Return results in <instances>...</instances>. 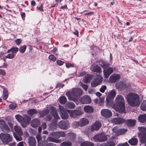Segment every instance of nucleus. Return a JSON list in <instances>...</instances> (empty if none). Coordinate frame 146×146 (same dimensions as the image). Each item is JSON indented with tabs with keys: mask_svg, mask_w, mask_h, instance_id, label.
<instances>
[{
	"mask_svg": "<svg viewBox=\"0 0 146 146\" xmlns=\"http://www.w3.org/2000/svg\"><path fill=\"white\" fill-rule=\"evenodd\" d=\"M80 86L82 87L86 91H87L88 88V86L87 85L81 83L80 84Z\"/></svg>",
	"mask_w": 146,
	"mask_h": 146,
	"instance_id": "obj_50",
	"label": "nucleus"
},
{
	"mask_svg": "<svg viewBox=\"0 0 146 146\" xmlns=\"http://www.w3.org/2000/svg\"><path fill=\"white\" fill-rule=\"evenodd\" d=\"M127 131V129H120V133H121V135H122L125 133Z\"/></svg>",
	"mask_w": 146,
	"mask_h": 146,
	"instance_id": "obj_56",
	"label": "nucleus"
},
{
	"mask_svg": "<svg viewBox=\"0 0 146 146\" xmlns=\"http://www.w3.org/2000/svg\"><path fill=\"white\" fill-rule=\"evenodd\" d=\"M141 109L143 111H146V102L143 101L140 106Z\"/></svg>",
	"mask_w": 146,
	"mask_h": 146,
	"instance_id": "obj_41",
	"label": "nucleus"
},
{
	"mask_svg": "<svg viewBox=\"0 0 146 146\" xmlns=\"http://www.w3.org/2000/svg\"><path fill=\"white\" fill-rule=\"evenodd\" d=\"M36 138L37 140L38 143L40 142L41 139L40 135V134L37 135L36 136Z\"/></svg>",
	"mask_w": 146,
	"mask_h": 146,
	"instance_id": "obj_57",
	"label": "nucleus"
},
{
	"mask_svg": "<svg viewBox=\"0 0 146 146\" xmlns=\"http://www.w3.org/2000/svg\"><path fill=\"white\" fill-rule=\"evenodd\" d=\"M99 64L104 69L107 68L110 66V64L108 62L103 60L99 61Z\"/></svg>",
	"mask_w": 146,
	"mask_h": 146,
	"instance_id": "obj_21",
	"label": "nucleus"
},
{
	"mask_svg": "<svg viewBox=\"0 0 146 146\" xmlns=\"http://www.w3.org/2000/svg\"><path fill=\"white\" fill-rule=\"evenodd\" d=\"M49 111L48 110H45L42 111L40 113V115L42 116H44L46 115L48 113Z\"/></svg>",
	"mask_w": 146,
	"mask_h": 146,
	"instance_id": "obj_45",
	"label": "nucleus"
},
{
	"mask_svg": "<svg viewBox=\"0 0 146 146\" xmlns=\"http://www.w3.org/2000/svg\"><path fill=\"white\" fill-rule=\"evenodd\" d=\"M66 101V98L64 96H62L59 98V102L62 104H64Z\"/></svg>",
	"mask_w": 146,
	"mask_h": 146,
	"instance_id": "obj_38",
	"label": "nucleus"
},
{
	"mask_svg": "<svg viewBox=\"0 0 146 146\" xmlns=\"http://www.w3.org/2000/svg\"><path fill=\"white\" fill-rule=\"evenodd\" d=\"M115 86L117 89L120 90L124 89L127 87V86L125 83L121 81L117 83Z\"/></svg>",
	"mask_w": 146,
	"mask_h": 146,
	"instance_id": "obj_17",
	"label": "nucleus"
},
{
	"mask_svg": "<svg viewBox=\"0 0 146 146\" xmlns=\"http://www.w3.org/2000/svg\"><path fill=\"white\" fill-rule=\"evenodd\" d=\"M113 122L116 124L122 123L125 122V120L122 118H115L112 120Z\"/></svg>",
	"mask_w": 146,
	"mask_h": 146,
	"instance_id": "obj_24",
	"label": "nucleus"
},
{
	"mask_svg": "<svg viewBox=\"0 0 146 146\" xmlns=\"http://www.w3.org/2000/svg\"><path fill=\"white\" fill-rule=\"evenodd\" d=\"M136 121L135 119H129L127 121V124L130 127L134 126L135 124Z\"/></svg>",
	"mask_w": 146,
	"mask_h": 146,
	"instance_id": "obj_28",
	"label": "nucleus"
},
{
	"mask_svg": "<svg viewBox=\"0 0 146 146\" xmlns=\"http://www.w3.org/2000/svg\"><path fill=\"white\" fill-rule=\"evenodd\" d=\"M102 124L100 122L96 121L92 125L91 127V130L92 131L94 130H98L101 127Z\"/></svg>",
	"mask_w": 146,
	"mask_h": 146,
	"instance_id": "obj_20",
	"label": "nucleus"
},
{
	"mask_svg": "<svg viewBox=\"0 0 146 146\" xmlns=\"http://www.w3.org/2000/svg\"><path fill=\"white\" fill-rule=\"evenodd\" d=\"M67 111L70 113V116L73 118H76L78 116L82 115V112L79 110H74L71 111L69 110H67Z\"/></svg>",
	"mask_w": 146,
	"mask_h": 146,
	"instance_id": "obj_9",
	"label": "nucleus"
},
{
	"mask_svg": "<svg viewBox=\"0 0 146 146\" xmlns=\"http://www.w3.org/2000/svg\"><path fill=\"white\" fill-rule=\"evenodd\" d=\"M116 93L115 90L111 91L108 94V96L111 99L113 98L115 96Z\"/></svg>",
	"mask_w": 146,
	"mask_h": 146,
	"instance_id": "obj_42",
	"label": "nucleus"
},
{
	"mask_svg": "<svg viewBox=\"0 0 146 146\" xmlns=\"http://www.w3.org/2000/svg\"><path fill=\"white\" fill-rule=\"evenodd\" d=\"M8 97V93L7 90L6 89H3V94L2 95L3 99L4 100L6 99Z\"/></svg>",
	"mask_w": 146,
	"mask_h": 146,
	"instance_id": "obj_39",
	"label": "nucleus"
},
{
	"mask_svg": "<svg viewBox=\"0 0 146 146\" xmlns=\"http://www.w3.org/2000/svg\"><path fill=\"white\" fill-rule=\"evenodd\" d=\"M26 47L25 45L23 46L20 47L19 50L22 53H24L26 49Z\"/></svg>",
	"mask_w": 146,
	"mask_h": 146,
	"instance_id": "obj_46",
	"label": "nucleus"
},
{
	"mask_svg": "<svg viewBox=\"0 0 146 146\" xmlns=\"http://www.w3.org/2000/svg\"><path fill=\"white\" fill-rule=\"evenodd\" d=\"M58 125L62 129H66L69 127V123L67 121H61L58 123Z\"/></svg>",
	"mask_w": 146,
	"mask_h": 146,
	"instance_id": "obj_10",
	"label": "nucleus"
},
{
	"mask_svg": "<svg viewBox=\"0 0 146 146\" xmlns=\"http://www.w3.org/2000/svg\"><path fill=\"white\" fill-rule=\"evenodd\" d=\"M120 78V76L119 74H113L111 75L109 79V82L111 83L115 82Z\"/></svg>",
	"mask_w": 146,
	"mask_h": 146,
	"instance_id": "obj_14",
	"label": "nucleus"
},
{
	"mask_svg": "<svg viewBox=\"0 0 146 146\" xmlns=\"http://www.w3.org/2000/svg\"><path fill=\"white\" fill-rule=\"evenodd\" d=\"M117 146H129V145L127 143H124L119 144Z\"/></svg>",
	"mask_w": 146,
	"mask_h": 146,
	"instance_id": "obj_63",
	"label": "nucleus"
},
{
	"mask_svg": "<svg viewBox=\"0 0 146 146\" xmlns=\"http://www.w3.org/2000/svg\"><path fill=\"white\" fill-rule=\"evenodd\" d=\"M102 116L106 118H109L112 115V113L108 109H103L101 111Z\"/></svg>",
	"mask_w": 146,
	"mask_h": 146,
	"instance_id": "obj_11",
	"label": "nucleus"
},
{
	"mask_svg": "<svg viewBox=\"0 0 146 146\" xmlns=\"http://www.w3.org/2000/svg\"><path fill=\"white\" fill-rule=\"evenodd\" d=\"M84 110L87 113H91L94 111V109L89 106H86L84 108Z\"/></svg>",
	"mask_w": 146,
	"mask_h": 146,
	"instance_id": "obj_26",
	"label": "nucleus"
},
{
	"mask_svg": "<svg viewBox=\"0 0 146 146\" xmlns=\"http://www.w3.org/2000/svg\"><path fill=\"white\" fill-rule=\"evenodd\" d=\"M126 98L128 104L131 106H138L140 103L139 96L135 93L129 94L127 96Z\"/></svg>",
	"mask_w": 146,
	"mask_h": 146,
	"instance_id": "obj_3",
	"label": "nucleus"
},
{
	"mask_svg": "<svg viewBox=\"0 0 146 146\" xmlns=\"http://www.w3.org/2000/svg\"><path fill=\"white\" fill-rule=\"evenodd\" d=\"M89 123L88 120L86 118H83L80 121V126L86 125L88 124Z\"/></svg>",
	"mask_w": 146,
	"mask_h": 146,
	"instance_id": "obj_29",
	"label": "nucleus"
},
{
	"mask_svg": "<svg viewBox=\"0 0 146 146\" xmlns=\"http://www.w3.org/2000/svg\"><path fill=\"white\" fill-rule=\"evenodd\" d=\"M38 146H52L54 144L52 143H47V145H43L40 142L38 143Z\"/></svg>",
	"mask_w": 146,
	"mask_h": 146,
	"instance_id": "obj_49",
	"label": "nucleus"
},
{
	"mask_svg": "<svg viewBox=\"0 0 146 146\" xmlns=\"http://www.w3.org/2000/svg\"><path fill=\"white\" fill-rule=\"evenodd\" d=\"M88 92L91 94H95V92L94 90L92 89H90L88 90Z\"/></svg>",
	"mask_w": 146,
	"mask_h": 146,
	"instance_id": "obj_60",
	"label": "nucleus"
},
{
	"mask_svg": "<svg viewBox=\"0 0 146 146\" xmlns=\"http://www.w3.org/2000/svg\"><path fill=\"white\" fill-rule=\"evenodd\" d=\"M22 40L21 39H17L15 42L17 45H19L21 42Z\"/></svg>",
	"mask_w": 146,
	"mask_h": 146,
	"instance_id": "obj_61",
	"label": "nucleus"
},
{
	"mask_svg": "<svg viewBox=\"0 0 146 146\" xmlns=\"http://www.w3.org/2000/svg\"><path fill=\"white\" fill-rule=\"evenodd\" d=\"M51 112L50 113L52 114L54 117V118L56 120H59L60 119L59 116L57 112L56 109L53 107H52L50 108Z\"/></svg>",
	"mask_w": 146,
	"mask_h": 146,
	"instance_id": "obj_18",
	"label": "nucleus"
},
{
	"mask_svg": "<svg viewBox=\"0 0 146 146\" xmlns=\"http://www.w3.org/2000/svg\"><path fill=\"white\" fill-rule=\"evenodd\" d=\"M0 128L3 132H7L9 131L10 129L3 120H0Z\"/></svg>",
	"mask_w": 146,
	"mask_h": 146,
	"instance_id": "obj_13",
	"label": "nucleus"
},
{
	"mask_svg": "<svg viewBox=\"0 0 146 146\" xmlns=\"http://www.w3.org/2000/svg\"><path fill=\"white\" fill-rule=\"evenodd\" d=\"M120 129H119L117 127H113L112 129L113 132L115 133V135H121V133H120Z\"/></svg>",
	"mask_w": 146,
	"mask_h": 146,
	"instance_id": "obj_40",
	"label": "nucleus"
},
{
	"mask_svg": "<svg viewBox=\"0 0 146 146\" xmlns=\"http://www.w3.org/2000/svg\"><path fill=\"white\" fill-rule=\"evenodd\" d=\"M103 78L101 76L99 75H97L96 78L91 83L92 87H94L99 85L102 82Z\"/></svg>",
	"mask_w": 146,
	"mask_h": 146,
	"instance_id": "obj_8",
	"label": "nucleus"
},
{
	"mask_svg": "<svg viewBox=\"0 0 146 146\" xmlns=\"http://www.w3.org/2000/svg\"><path fill=\"white\" fill-rule=\"evenodd\" d=\"M81 146H94V144L91 142L89 141H85L81 143Z\"/></svg>",
	"mask_w": 146,
	"mask_h": 146,
	"instance_id": "obj_36",
	"label": "nucleus"
},
{
	"mask_svg": "<svg viewBox=\"0 0 146 146\" xmlns=\"http://www.w3.org/2000/svg\"><path fill=\"white\" fill-rule=\"evenodd\" d=\"M28 143L30 146H35L36 144V141L34 137H29L28 139Z\"/></svg>",
	"mask_w": 146,
	"mask_h": 146,
	"instance_id": "obj_23",
	"label": "nucleus"
},
{
	"mask_svg": "<svg viewBox=\"0 0 146 146\" xmlns=\"http://www.w3.org/2000/svg\"><path fill=\"white\" fill-rule=\"evenodd\" d=\"M59 109L60 110V114L61 117L63 119H66L68 117V115L67 113L65 112L63 107L60 105H59Z\"/></svg>",
	"mask_w": 146,
	"mask_h": 146,
	"instance_id": "obj_12",
	"label": "nucleus"
},
{
	"mask_svg": "<svg viewBox=\"0 0 146 146\" xmlns=\"http://www.w3.org/2000/svg\"><path fill=\"white\" fill-rule=\"evenodd\" d=\"M69 138L71 140H74L76 138V136L74 133H70L68 134Z\"/></svg>",
	"mask_w": 146,
	"mask_h": 146,
	"instance_id": "obj_44",
	"label": "nucleus"
},
{
	"mask_svg": "<svg viewBox=\"0 0 146 146\" xmlns=\"http://www.w3.org/2000/svg\"><path fill=\"white\" fill-rule=\"evenodd\" d=\"M37 111L35 109H33L28 110L27 111L28 114L31 117H34L36 114Z\"/></svg>",
	"mask_w": 146,
	"mask_h": 146,
	"instance_id": "obj_27",
	"label": "nucleus"
},
{
	"mask_svg": "<svg viewBox=\"0 0 146 146\" xmlns=\"http://www.w3.org/2000/svg\"><path fill=\"white\" fill-rule=\"evenodd\" d=\"M138 142L137 139L135 138H132L128 141V142L131 145H136Z\"/></svg>",
	"mask_w": 146,
	"mask_h": 146,
	"instance_id": "obj_31",
	"label": "nucleus"
},
{
	"mask_svg": "<svg viewBox=\"0 0 146 146\" xmlns=\"http://www.w3.org/2000/svg\"><path fill=\"white\" fill-rule=\"evenodd\" d=\"M49 59L52 61H55L56 60V58L55 56L53 55H50L49 57Z\"/></svg>",
	"mask_w": 146,
	"mask_h": 146,
	"instance_id": "obj_52",
	"label": "nucleus"
},
{
	"mask_svg": "<svg viewBox=\"0 0 146 146\" xmlns=\"http://www.w3.org/2000/svg\"><path fill=\"white\" fill-rule=\"evenodd\" d=\"M83 93L82 90L80 88H75L73 89L71 92H68L66 93V95L69 100L74 101L75 99L73 97H78L80 96Z\"/></svg>",
	"mask_w": 146,
	"mask_h": 146,
	"instance_id": "obj_4",
	"label": "nucleus"
},
{
	"mask_svg": "<svg viewBox=\"0 0 146 146\" xmlns=\"http://www.w3.org/2000/svg\"><path fill=\"white\" fill-rule=\"evenodd\" d=\"M14 56V55L13 54V53H12V54H8L6 56V57L7 58L11 59L13 58Z\"/></svg>",
	"mask_w": 146,
	"mask_h": 146,
	"instance_id": "obj_55",
	"label": "nucleus"
},
{
	"mask_svg": "<svg viewBox=\"0 0 146 146\" xmlns=\"http://www.w3.org/2000/svg\"><path fill=\"white\" fill-rule=\"evenodd\" d=\"M22 135L20 134H17L16 133H13V136L15 139L17 141H21L23 140V138L21 137Z\"/></svg>",
	"mask_w": 146,
	"mask_h": 146,
	"instance_id": "obj_37",
	"label": "nucleus"
},
{
	"mask_svg": "<svg viewBox=\"0 0 146 146\" xmlns=\"http://www.w3.org/2000/svg\"><path fill=\"white\" fill-rule=\"evenodd\" d=\"M139 121L142 123H144L146 121V114L141 115L138 117Z\"/></svg>",
	"mask_w": 146,
	"mask_h": 146,
	"instance_id": "obj_33",
	"label": "nucleus"
},
{
	"mask_svg": "<svg viewBox=\"0 0 146 146\" xmlns=\"http://www.w3.org/2000/svg\"><path fill=\"white\" fill-rule=\"evenodd\" d=\"M24 118L25 119L27 120V121H29L31 119L30 117L27 115H26L25 116Z\"/></svg>",
	"mask_w": 146,
	"mask_h": 146,
	"instance_id": "obj_62",
	"label": "nucleus"
},
{
	"mask_svg": "<svg viewBox=\"0 0 146 146\" xmlns=\"http://www.w3.org/2000/svg\"><path fill=\"white\" fill-rule=\"evenodd\" d=\"M56 62L58 64L60 65H62L64 63V62L60 60H58Z\"/></svg>",
	"mask_w": 146,
	"mask_h": 146,
	"instance_id": "obj_59",
	"label": "nucleus"
},
{
	"mask_svg": "<svg viewBox=\"0 0 146 146\" xmlns=\"http://www.w3.org/2000/svg\"><path fill=\"white\" fill-rule=\"evenodd\" d=\"M106 88L107 87L106 86L103 85L100 88V91L102 93H104V92L105 90H106Z\"/></svg>",
	"mask_w": 146,
	"mask_h": 146,
	"instance_id": "obj_47",
	"label": "nucleus"
},
{
	"mask_svg": "<svg viewBox=\"0 0 146 146\" xmlns=\"http://www.w3.org/2000/svg\"><path fill=\"white\" fill-rule=\"evenodd\" d=\"M93 76L91 74L88 75L83 79L84 82L87 83L89 82L92 79Z\"/></svg>",
	"mask_w": 146,
	"mask_h": 146,
	"instance_id": "obj_32",
	"label": "nucleus"
},
{
	"mask_svg": "<svg viewBox=\"0 0 146 146\" xmlns=\"http://www.w3.org/2000/svg\"><path fill=\"white\" fill-rule=\"evenodd\" d=\"M14 129L15 132L18 134H20L21 135H22L23 134V132L20 127L17 125H15L14 127Z\"/></svg>",
	"mask_w": 146,
	"mask_h": 146,
	"instance_id": "obj_30",
	"label": "nucleus"
},
{
	"mask_svg": "<svg viewBox=\"0 0 146 146\" xmlns=\"http://www.w3.org/2000/svg\"><path fill=\"white\" fill-rule=\"evenodd\" d=\"M50 137H48L46 140V142H52L57 143H60L61 140L58 138L61 137H64L66 135V133L62 131H59L56 132H53L50 133Z\"/></svg>",
	"mask_w": 146,
	"mask_h": 146,
	"instance_id": "obj_2",
	"label": "nucleus"
},
{
	"mask_svg": "<svg viewBox=\"0 0 146 146\" xmlns=\"http://www.w3.org/2000/svg\"><path fill=\"white\" fill-rule=\"evenodd\" d=\"M107 135L103 134H100L95 135L93 137L95 141L99 142H104L107 139Z\"/></svg>",
	"mask_w": 146,
	"mask_h": 146,
	"instance_id": "obj_7",
	"label": "nucleus"
},
{
	"mask_svg": "<svg viewBox=\"0 0 146 146\" xmlns=\"http://www.w3.org/2000/svg\"><path fill=\"white\" fill-rule=\"evenodd\" d=\"M15 117L17 120L21 124L23 127H25L26 126V121L24 117L19 115H16Z\"/></svg>",
	"mask_w": 146,
	"mask_h": 146,
	"instance_id": "obj_16",
	"label": "nucleus"
},
{
	"mask_svg": "<svg viewBox=\"0 0 146 146\" xmlns=\"http://www.w3.org/2000/svg\"><path fill=\"white\" fill-rule=\"evenodd\" d=\"M139 130L138 135L141 137L142 140L145 143L146 146V127L143 126L138 127Z\"/></svg>",
	"mask_w": 146,
	"mask_h": 146,
	"instance_id": "obj_5",
	"label": "nucleus"
},
{
	"mask_svg": "<svg viewBox=\"0 0 146 146\" xmlns=\"http://www.w3.org/2000/svg\"><path fill=\"white\" fill-rule=\"evenodd\" d=\"M17 105L16 104H10L9 107L10 109L11 110L14 109L16 107Z\"/></svg>",
	"mask_w": 146,
	"mask_h": 146,
	"instance_id": "obj_54",
	"label": "nucleus"
},
{
	"mask_svg": "<svg viewBox=\"0 0 146 146\" xmlns=\"http://www.w3.org/2000/svg\"><path fill=\"white\" fill-rule=\"evenodd\" d=\"M106 71L107 72L106 73H112L113 72H117V70L116 69L114 68L113 69L110 67L108 68L106 70H104L103 71L104 73H105V71Z\"/></svg>",
	"mask_w": 146,
	"mask_h": 146,
	"instance_id": "obj_34",
	"label": "nucleus"
},
{
	"mask_svg": "<svg viewBox=\"0 0 146 146\" xmlns=\"http://www.w3.org/2000/svg\"><path fill=\"white\" fill-rule=\"evenodd\" d=\"M113 108L119 113H125V101L123 97L121 95L117 96L115 103L113 105Z\"/></svg>",
	"mask_w": 146,
	"mask_h": 146,
	"instance_id": "obj_1",
	"label": "nucleus"
},
{
	"mask_svg": "<svg viewBox=\"0 0 146 146\" xmlns=\"http://www.w3.org/2000/svg\"><path fill=\"white\" fill-rule=\"evenodd\" d=\"M12 53H16L19 50V48L17 47H12Z\"/></svg>",
	"mask_w": 146,
	"mask_h": 146,
	"instance_id": "obj_53",
	"label": "nucleus"
},
{
	"mask_svg": "<svg viewBox=\"0 0 146 146\" xmlns=\"http://www.w3.org/2000/svg\"><path fill=\"white\" fill-rule=\"evenodd\" d=\"M107 146H114L115 145V143L113 141H111L106 143Z\"/></svg>",
	"mask_w": 146,
	"mask_h": 146,
	"instance_id": "obj_51",
	"label": "nucleus"
},
{
	"mask_svg": "<svg viewBox=\"0 0 146 146\" xmlns=\"http://www.w3.org/2000/svg\"><path fill=\"white\" fill-rule=\"evenodd\" d=\"M15 117L17 120L21 124L23 127H25L26 126V121L24 117L19 115H16Z\"/></svg>",
	"mask_w": 146,
	"mask_h": 146,
	"instance_id": "obj_15",
	"label": "nucleus"
},
{
	"mask_svg": "<svg viewBox=\"0 0 146 146\" xmlns=\"http://www.w3.org/2000/svg\"><path fill=\"white\" fill-rule=\"evenodd\" d=\"M80 102L82 104H88L91 102V100L89 96H85L81 98Z\"/></svg>",
	"mask_w": 146,
	"mask_h": 146,
	"instance_id": "obj_19",
	"label": "nucleus"
},
{
	"mask_svg": "<svg viewBox=\"0 0 146 146\" xmlns=\"http://www.w3.org/2000/svg\"><path fill=\"white\" fill-rule=\"evenodd\" d=\"M91 70L94 72H100L101 71V67L98 65H96L91 68Z\"/></svg>",
	"mask_w": 146,
	"mask_h": 146,
	"instance_id": "obj_25",
	"label": "nucleus"
},
{
	"mask_svg": "<svg viewBox=\"0 0 146 146\" xmlns=\"http://www.w3.org/2000/svg\"><path fill=\"white\" fill-rule=\"evenodd\" d=\"M73 125L74 127H76L78 126H80V121L79 122L75 121L73 123Z\"/></svg>",
	"mask_w": 146,
	"mask_h": 146,
	"instance_id": "obj_48",
	"label": "nucleus"
},
{
	"mask_svg": "<svg viewBox=\"0 0 146 146\" xmlns=\"http://www.w3.org/2000/svg\"><path fill=\"white\" fill-rule=\"evenodd\" d=\"M47 127V125L45 123H43L41 125V127L43 129H45Z\"/></svg>",
	"mask_w": 146,
	"mask_h": 146,
	"instance_id": "obj_64",
	"label": "nucleus"
},
{
	"mask_svg": "<svg viewBox=\"0 0 146 146\" xmlns=\"http://www.w3.org/2000/svg\"><path fill=\"white\" fill-rule=\"evenodd\" d=\"M75 106V104L72 102H68L65 106L66 108L69 109H74Z\"/></svg>",
	"mask_w": 146,
	"mask_h": 146,
	"instance_id": "obj_35",
	"label": "nucleus"
},
{
	"mask_svg": "<svg viewBox=\"0 0 146 146\" xmlns=\"http://www.w3.org/2000/svg\"><path fill=\"white\" fill-rule=\"evenodd\" d=\"M66 66L67 68L72 67L74 66V64L70 63H67L66 64Z\"/></svg>",
	"mask_w": 146,
	"mask_h": 146,
	"instance_id": "obj_58",
	"label": "nucleus"
},
{
	"mask_svg": "<svg viewBox=\"0 0 146 146\" xmlns=\"http://www.w3.org/2000/svg\"><path fill=\"white\" fill-rule=\"evenodd\" d=\"M40 124V121L37 119H35L31 120V126L33 127H38Z\"/></svg>",
	"mask_w": 146,
	"mask_h": 146,
	"instance_id": "obj_22",
	"label": "nucleus"
},
{
	"mask_svg": "<svg viewBox=\"0 0 146 146\" xmlns=\"http://www.w3.org/2000/svg\"><path fill=\"white\" fill-rule=\"evenodd\" d=\"M72 145V143L69 141H65L61 143L60 146H71Z\"/></svg>",
	"mask_w": 146,
	"mask_h": 146,
	"instance_id": "obj_43",
	"label": "nucleus"
},
{
	"mask_svg": "<svg viewBox=\"0 0 146 146\" xmlns=\"http://www.w3.org/2000/svg\"><path fill=\"white\" fill-rule=\"evenodd\" d=\"M0 137L2 141L7 144L12 140V137L9 134H2L0 135Z\"/></svg>",
	"mask_w": 146,
	"mask_h": 146,
	"instance_id": "obj_6",
	"label": "nucleus"
}]
</instances>
